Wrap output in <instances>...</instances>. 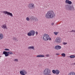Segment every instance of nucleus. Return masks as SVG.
Segmentation results:
<instances>
[{"instance_id":"nucleus-10","label":"nucleus","mask_w":75,"mask_h":75,"mask_svg":"<svg viewBox=\"0 0 75 75\" xmlns=\"http://www.w3.org/2000/svg\"><path fill=\"white\" fill-rule=\"evenodd\" d=\"M30 32L31 33L32 36H34V35H35V31L34 30H30Z\"/></svg>"},{"instance_id":"nucleus-15","label":"nucleus","mask_w":75,"mask_h":75,"mask_svg":"<svg viewBox=\"0 0 75 75\" xmlns=\"http://www.w3.org/2000/svg\"><path fill=\"white\" fill-rule=\"evenodd\" d=\"M36 57H45V56H44V55H38Z\"/></svg>"},{"instance_id":"nucleus-36","label":"nucleus","mask_w":75,"mask_h":75,"mask_svg":"<svg viewBox=\"0 0 75 75\" xmlns=\"http://www.w3.org/2000/svg\"><path fill=\"white\" fill-rule=\"evenodd\" d=\"M54 23H52V25H54Z\"/></svg>"},{"instance_id":"nucleus-31","label":"nucleus","mask_w":75,"mask_h":75,"mask_svg":"<svg viewBox=\"0 0 75 75\" xmlns=\"http://www.w3.org/2000/svg\"><path fill=\"white\" fill-rule=\"evenodd\" d=\"M49 56H50L49 54H46V56L47 57H49Z\"/></svg>"},{"instance_id":"nucleus-28","label":"nucleus","mask_w":75,"mask_h":75,"mask_svg":"<svg viewBox=\"0 0 75 75\" xmlns=\"http://www.w3.org/2000/svg\"><path fill=\"white\" fill-rule=\"evenodd\" d=\"M35 34H36V35H38V32L36 31L35 32Z\"/></svg>"},{"instance_id":"nucleus-26","label":"nucleus","mask_w":75,"mask_h":75,"mask_svg":"<svg viewBox=\"0 0 75 75\" xmlns=\"http://www.w3.org/2000/svg\"><path fill=\"white\" fill-rule=\"evenodd\" d=\"M26 20L27 21H29L30 20V19L29 18L27 17L26 18Z\"/></svg>"},{"instance_id":"nucleus-34","label":"nucleus","mask_w":75,"mask_h":75,"mask_svg":"<svg viewBox=\"0 0 75 75\" xmlns=\"http://www.w3.org/2000/svg\"><path fill=\"white\" fill-rule=\"evenodd\" d=\"M49 41H51V38H50L49 37Z\"/></svg>"},{"instance_id":"nucleus-18","label":"nucleus","mask_w":75,"mask_h":75,"mask_svg":"<svg viewBox=\"0 0 75 75\" xmlns=\"http://www.w3.org/2000/svg\"><path fill=\"white\" fill-rule=\"evenodd\" d=\"M28 49H32L33 50H34V46H30L28 48Z\"/></svg>"},{"instance_id":"nucleus-2","label":"nucleus","mask_w":75,"mask_h":75,"mask_svg":"<svg viewBox=\"0 0 75 75\" xmlns=\"http://www.w3.org/2000/svg\"><path fill=\"white\" fill-rule=\"evenodd\" d=\"M65 8L66 10H72V11L75 10V8H74L73 5L71 6V5L68 4L66 5Z\"/></svg>"},{"instance_id":"nucleus-35","label":"nucleus","mask_w":75,"mask_h":75,"mask_svg":"<svg viewBox=\"0 0 75 75\" xmlns=\"http://www.w3.org/2000/svg\"><path fill=\"white\" fill-rule=\"evenodd\" d=\"M56 55H59V54L58 53H56Z\"/></svg>"},{"instance_id":"nucleus-21","label":"nucleus","mask_w":75,"mask_h":75,"mask_svg":"<svg viewBox=\"0 0 75 75\" xmlns=\"http://www.w3.org/2000/svg\"><path fill=\"white\" fill-rule=\"evenodd\" d=\"M27 35L28 36H31V35H32L31 33L30 32L28 33Z\"/></svg>"},{"instance_id":"nucleus-12","label":"nucleus","mask_w":75,"mask_h":75,"mask_svg":"<svg viewBox=\"0 0 75 75\" xmlns=\"http://www.w3.org/2000/svg\"><path fill=\"white\" fill-rule=\"evenodd\" d=\"M66 3H67V4H68L69 5L71 4L72 3L71 1H69V0H66L65 1Z\"/></svg>"},{"instance_id":"nucleus-5","label":"nucleus","mask_w":75,"mask_h":75,"mask_svg":"<svg viewBox=\"0 0 75 75\" xmlns=\"http://www.w3.org/2000/svg\"><path fill=\"white\" fill-rule=\"evenodd\" d=\"M49 35L47 34H45L43 36V38L45 41H48L49 40Z\"/></svg>"},{"instance_id":"nucleus-32","label":"nucleus","mask_w":75,"mask_h":75,"mask_svg":"<svg viewBox=\"0 0 75 75\" xmlns=\"http://www.w3.org/2000/svg\"><path fill=\"white\" fill-rule=\"evenodd\" d=\"M63 44H64V45H66V44H67V43L64 42Z\"/></svg>"},{"instance_id":"nucleus-29","label":"nucleus","mask_w":75,"mask_h":75,"mask_svg":"<svg viewBox=\"0 0 75 75\" xmlns=\"http://www.w3.org/2000/svg\"><path fill=\"white\" fill-rule=\"evenodd\" d=\"M54 34H55V35H57V34H58V33L57 32H54Z\"/></svg>"},{"instance_id":"nucleus-7","label":"nucleus","mask_w":75,"mask_h":75,"mask_svg":"<svg viewBox=\"0 0 75 75\" xmlns=\"http://www.w3.org/2000/svg\"><path fill=\"white\" fill-rule=\"evenodd\" d=\"M3 13H4L5 14H7L8 16L9 15L11 17H13V14H12V13H10V12H8L7 11H3Z\"/></svg>"},{"instance_id":"nucleus-33","label":"nucleus","mask_w":75,"mask_h":75,"mask_svg":"<svg viewBox=\"0 0 75 75\" xmlns=\"http://www.w3.org/2000/svg\"><path fill=\"white\" fill-rule=\"evenodd\" d=\"M15 61L18 62V59H15L14 60Z\"/></svg>"},{"instance_id":"nucleus-16","label":"nucleus","mask_w":75,"mask_h":75,"mask_svg":"<svg viewBox=\"0 0 75 75\" xmlns=\"http://www.w3.org/2000/svg\"><path fill=\"white\" fill-rule=\"evenodd\" d=\"M68 75H75V73L74 72H70Z\"/></svg>"},{"instance_id":"nucleus-13","label":"nucleus","mask_w":75,"mask_h":75,"mask_svg":"<svg viewBox=\"0 0 75 75\" xmlns=\"http://www.w3.org/2000/svg\"><path fill=\"white\" fill-rule=\"evenodd\" d=\"M20 72L21 73H23V74H27V71L24 70H23L22 71H21Z\"/></svg>"},{"instance_id":"nucleus-8","label":"nucleus","mask_w":75,"mask_h":75,"mask_svg":"<svg viewBox=\"0 0 75 75\" xmlns=\"http://www.w3.org/2000/svg\"><path fill=\"white\" fill-rule=\"evenodd\" d=\"M56 42L59 44L61 42V38L59 37H57L56 39Z\"/></svg>"},{"instance_id":"nucleus-25","label":"nucleus","mask_w":75,"mask_h":75,"mask_svg":"<svg viewBox=\"0 0 75 75\" xmlns=\"http://www.w3.org/2000/svg\"><path fill=\"white\" fill-rule=\"evenodd\" d=\"M34 20H35V21H38V19L35 18Z\"/></svg>"},{"instance_id":"nucleus-4","label":"nucleus","mask_w":75,"mask_h":75,"mask_svg":"<svg viewBox=\"0 0 75 75\" xmlns=\"http://www.w3.org/2000/svg\"><path fill=\"white\" fill-rule=\"evenodd\" d=\"M3 54L5 55L6 57H8L9 55V54L12 55L13 53L11 52H7L4 51L3 53Z\"/></svg>"},{"instance_id":"nucleus-30","label":"nucleus","mask_w":75,"mask_h":75,"mask_svg":"<svg viewBox=\"0 0 75 75\" xmlns=\"http://www.w3.org/2000/svg\"><path fill=\"white\" fill-rule=\"evenodd\" d=\"M5 51H10V50L6 48L5 49Z\"/></svg>"},{"instance_id":"nucleus-38","label":"nucleus","mask_w":75,"mask_h":75,"mask_svg":"<svg viewBox=\"0 0 75 75\" xmlns=\"http://www.w3.org/2000/svg\"><path fill=\"white\" fill-rule=\"evenodd\" d=\"M1 57V56H0V58Z\"/></svg>"},{"instance_id":"nucleus-1","label":"nucleus","mask_w":75,"mask_h":75,"mask_svg":"<svg viewBox=\"0 0 75 75\" xmlns=\"http://www.w3.org/2000/svg\"><path fill=\"white\" fill-rule=\"evenodd\" d=\"M46 18H52L54 17V12L53 11H48L45 15Z\"/></svg>"},{"instance_id":"nucleus-24","label":"nucleus","mask_w":75,"mask_h":75,"mask_svg":"<svg viewBox=\"0 0 75 75\" xmlns=\"http://www.w3.org/2000/svg\"><path fill=\"white\" fill-rule=\"evenodd\" d=\"M61 55H62V57H65L66 54H65L64 53H62L61 54Z\"/></svg>"},{"instance_id":"nucleus-11","label":"nucleus","mask_w":75,"mask_h":75,"mask_svg":"<svg viewBox=\"0 0 75 75\" xmlns=\"http://www.w3.org/2000/svg\"><path fill=\"white\" fill-rule=\"evenodd\" d=\"M1 27L2 28H4V29H7V25H6V24L2 25Z\"/></svg>"},{"instance_id":"nucleus-6","label":"nucleus","mask_w":75,"mask_h":75,"mask_svg":"<svg viewBox=\"0 0 75 75\" xmlns=\"http://www.w3.org/2000/svg\"><path fill=\"white\" fill-rule=\"evenodd\" d=\"M28 7L30 9H32L34 8V4L33 3H30L28 5Z\"/></svg>"},{"instance_id":"nucleus-23","label":"nucleus","mask_w":75,"mask_h":75,"mask_svg":"<svg viewBox=\"0 0 75 75\" xmlns=\"http://www.w3.org/2000/svg\"><path fill=\"white\" fill-rule=\"evenodd\" d=\"M52 72L53 74H56V70H52Z\"/></svg>"},{"instance_id":"nucleus-17","label":"nucleus","mask_w":75,"mask_h":75,"mask_svg":"<svg viewBox=\"0 0 75 75\" xmlns=\"http://www.w3.org/2000/svg\"><path fill=\"white\" fill-rule=\"evenodd\" d=\"M3 34H0V40H2V39H3Z\"/></svg>"},{"instance_id":"nucleus-27","label":"nucleus","mask_w":75,"mask_h":75,"mask_svg":"<svg viewBox=\"0 0 75 75\" xmlns=\"http://www.w3.org/2000/svg\"><path fill=\"white\" fill-rule=\"evenodd\" d=\"M70 32H74V33H75V30H72L70 31Z\"/></svg>"},{"instance_id":"nucleus-14","label":"nucleus","mask_w":75,"mask_h":75,"mask_svg":"<svg viewBox=\"0 0 75 75\" xmlns=\"http://www.w3.org/2000/svg\"><path fill=\"white\" fill-rule=\"evenodd\" d=\"M12 39L15 41H18V40H17V37H13L12 38Z\"/></svg>"},{"instance_id":"nucleus-22","label":"nucleus","mask_w":75,"mask_h":75,"mask_svg":"<svg viewBox=\"0 0 75 75\" xmlns=\"http://www.w3.org/2000/svg\"><path fill=\"white\" fill-rule=\"evenodd\" d=\"M70 58H75V56L74 55H71L70 56Z\"/></svg>"},{"instance_id":"nucleus-19","label":"nucleus","mask_w":75,"mask_h":75,"mask_svg":"<svg viewBox=\"0 0 75 75\" xmlns=\"http://www.w3.org/2000/svg\"><path fill=\"white\" fill-rule=\"evenodd\" d=\"M35 18H34V16H31V17L30 18V19L31 20V21H33V20H34Z\"/></svg>"},{"instance_id":"nucleus-37","label":"nucleus","mask_w":75,"mask_h":75,"mask_svg":"<svg viewBox=\"0 0 75 75\" xmlns=\"http://www.w3.org/2000/svg\"><path fill=\"white\" fill-rule=\"evenodd\" d=\"M73 64H74V65H75V63H74Z\"/></svg>"},{"instance_id":"nucleus-9","label":"nucleus","mask_w":75,"mask_h":75,"mask_svg":"<svg viewBox=\"0 0 75 75\" xmlns=\"http://www.w3.org/2000/svg\"><path fill=\"white\" fill-rule=\"evenodd\" d=\"M61 48V46L59 45H56L55 47V50H60Z\"/></svg>"},{"instance_id":"nucleus-20","label":"nucleus","mask_w":75,"mask_h":75,"mask_svg":"<svg viewBox=\"0 0 75 75\" xmlns=\"http://www.w3.org/2000/svg\"><path fill=\"white\" fill-rule=\"evenodd\" d=\"M59 72H60V71H59V70H56V75H58V74H59Z\"/></svg>"},{"instance_id":"nucleus-3","label":"nucleus","mask_w":75,"mask_h":75,"mask_svg":"<svg viewBox=\"0 0 75 75\" xmlns=\"http://www.w3.org/2000/svg\"><path fill=\"white\" fill-rule=\"evenodd\" d=\"M44 74L45 75H51V70L50 69L47 68L45 69L44 71Z\"/></svg>"}]
</instances>
